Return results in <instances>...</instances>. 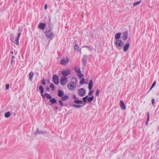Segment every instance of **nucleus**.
<instances>
[{
    "label": "nucleus",
    "instance_id": "f257e3e1",
    "mask_svg": "<svg viewBox=\"0 0 159 159\" xmlns=\"http://www.w3.org/2000/svg\"><path fill=\"white\" fill-rule=\"evenodd\" d=\"M72 80L67 84V87L70 90H73L76 88L78 80L76 77H72Z\"/></svg>",
    "mask_w": 159,
    "mask_h": 159
},
{
    "label": "nucleus",
    "instance_id": "f03ea898",
    "mask_svg": "<svg viewBox=\"0 0 159 159\" xmlns=\"http://www.w3.org/2000/svg\"><path fill=\"white\" fill-rule=\"evenodd\" d=\"M45 34L47 39H52L54 37L53 33L50 30H46Z\"/></svg>",
    "mask_w": 159,
    "mask_h": 159
},
{
    "label": "nucleus",
    "instance_id": "7ed1b4c3",
    "mask_svg": "<svg viewBox=\"0 0 159 159\" xmlns=\"http://www.w3.org/2000/svg\"><path fill=\"white\" fill-rule=\"evenodd\" d=\"M116 48L118 49H121L124 44L123 42L121 40H117L115 43Z\"/></svg>",
    "mask_w": 159,
    "mask_h": 159
},
{
    "label": "nucleus",
    "instance_id": "20e7f679",
    "mask_svg": "<svg viewBox=\"0 0 159 159\" xmlns=\"http://www.w3.org/2000/svg\"><path fill=\"white\" fill-rule=\"evenodd\" d=\"M68 82V79L66 77H62L61 78L60 84L63 85H66Z\"/></svg>",
    "mask_w": 159,
    "mask_h": 159
},
{
    "label": "nucleus",
    "instance_id": "39448f33",
    "mask_svg": "<svg viewBox=\"0 0 159 159\" xmlns=\"http://www.w3.org/2000/svg\"><path fill=\"white\" fill-rule=\"evenodd\" d=\"M85 90L83 88H81L79 89L78 92V94L80 97H83L86 94Z\"/></svg>",
    "mask_w": 159,
    "mask_h": 159
},
{
    "label": "nucleus",
    "instance_id": "423d86ee",
    "mask_svg": "<svg viewBox=\"0 0 159 159\" xmlns=\"http://www.w3.org/2000/svg\"><path fill=\"white\" fill-rule=\"evenodd\" d=\"M52 80L54 83L58 85L59 83V77L56 75H54L52 76Z\"/></svg>",
    "mask_w": 159,
    "mask_h": 159
},
{
    "label": "nucleus",
    "instance_id": "0eeeda50",
    "mask_svg": "<svg viewBox=\"0 0 159 159\" xmlns=\"http://www.w3.org/2000/svg\"><path fill=\"white\" fill-rule=\"evenodd\" d=\"M70 61L69 58L67 57L66 59L64 57L61 60V65H65L67 63H68Z\"/></svg>",
    "mask_w": 159,
    "mask_h": 159
},
{
    "label": "nucleus",
    "instance_id": "6e6552de",
    "mask_svg": "<svg viewBox=\"0 0 159 159\" xmlns=\"http://www.w3.org/2000/svg\"><path fill=\"white\" fill-rule=\"evenodd\" d=\"M70 70H69L66 69L62 70L61 73L62 75L63 76V77H66V76L70 74Z\"/></svg>",
    "mask_w": 159,
    "mask_h": 159
},
{
    "label": "nucleus",
    "instance_id": "1a4fd4ad",
    "mask_svg": "<svg viewBox=\"0 0 159 159\" xmlns=\"http://www.w3.org/2000/svg\"><path fill=\"white\" fill-rule=\"evenodd\" d=\"M120 107L121 109L123 110H124L126 109V107L125 105L124 102L122 100L120 101Z\"/></svg>",
    "mask_w": 159,
    "mask_h": 159
},
{
    "label": "nucleus",
    "instance_id": "9d476101",
    "mask_svg": "<svg viewBox=\"0 0 159 159\" xmlns=\"http://www.w3.org/2000/svg\"><path fill=\"white\" fill-rule=\"evenodd\" d=\"M128 33L127 31H126L123 33L122 39L124 40H126L128 38Z\"/></svg>",
    "mask_w": 159,
    "mask_h": 159
},
{
    "label": "nucleus",
    "instance_id": "9b49d317",
    "mask_svg": "<svg viewBox=\"0 0 159 159\" xmlns=\"http://www.w3.org/2000/svg\"><path fill=\"white\" fill-rule=\"evenodd\" d=\"M21 32L20 31V32H19V33L18 34L15 43L17 46L19 45V39H20V37L21 35Z\"/></svg>",
    "mask_w": 159,
    "mask_h": 159
},
{
    "label": "nucleus",
    "instance_id": "f8f14e48",
    "mask_svg": "<svg viewBox=\"0 0 159 159\" xmlns=\"http://www.w3.org/2000/svg\"><path fill=\"white\" fill-rule=\"evenodd\" d=\"M46 27V24L44 23H41L39 24L38 26V28L39 29L44 30Z\"/></svg>",
    "mask_w": 159,
    "mask_h": 159
},
{
    "label": "nucleus",
    "instance_id": "ddd939ff",
    "mask_svg": "<svg viewBox=\"0 0 159 159\" xmlns=\"http://www.w3.org/2000/svg\"><path fill=\"white\" fill-rule=\"evenodd\" d=\"M129 47V44L127 43L123 48V51L125 52H126L128 50Z\"/></svg>",
    "mask_w": 159,
    "mask_h": 159
},
{
    "label": "nucleus",
    "instance_id": "4468645a",
    "mask_svg": "<svg viewBox=\"0 0 159 159\" xmlns=\"http://www.w3.org/2000/svg\"><path fill=\"white\" fill-rule=\"evenodd\" d=\"M121 33L120 32L116 34L115 36V38L116 39L118 40L120 38L121 35Z\"/></svg>",
    "mask_w": 159,
    "mask_h": 159
},
{
    "label": "nucleus",
    "instance_id": "2eb2a0df",
    "mask_svg": "<svg viewBox=\"0 0 159 159\" xmlns=\"http://www.w3.org/2000/svg\"><path fill=\"white\" fill-rule=\"evenodd\" d=\"M39 89L40 91L41 96L43 97H44V95L43 94L44 90L43 87L42 85H40L39 86Z\"/></svg>",
    "mask_w": 159,
    "mask_h": 159
},
{
    "label": "nucleus",
    "instance_id": "dca6fc26",
    "mask_svg": "<svg viewBox=\"0 0 159 159\" xmlns=\"http://www.w3.org/2000/svg\"><path fill=\"white\" fill-rule=\"evenodd\" d=\"M69 98V97L68 96L65 95L62 97L61 99L62 101H67Z\"/></svg>",
    "mask_w": 159,
    "mask_h": 159
},
{
    "label": "nucleus",
    "instance_id": "f3484780",
    "mask_svg": "<svg viewBox=\"0 0 159 159\" xmlns=\"http://www.w3.org/2000/svg\"><path fill=\"white\" fill-rule=\"evenodd\" d=\"M46 132V131H45L43 132L40 130H39V129H37V131L36 132L35 134H45Z\"/></svg>",
    "mask_w": 159,
    "mask_h": 159
},
{
    "label": "nucleus",
    "instance_id": "a211bd4d",
    "mask_svg": "<svg viewBox=\"0 0 159 159\" xmlns=\"http://www.w3.org/2000/svg\"><path fill=\"white\" fill-rule=\"evenodd\" d=\"M64 94L63 92L61 90H58V96L59 97H62Z\"/></svg>",
    "mask_w": 159,
    "mask_h": 159
},
{
    "label": "nucleus",
    "instance_id": "6ab92c4d",
    "mask_svg": "<svg viewBox=\"0 0 159 159\" xmlns=\"http://www.w3.org/2000/svg\"><path fill=\"white\" fill-rule=\"evenodd\" d=\"M93 86V81L92 80H90L89 84V90H91Z\"/></svg>",
    "mask_w": 159,
    "mask_h": 159
},
{
    "label": "nucleus",
    "instance_id": "aec40b11",
    "mask_svg": "<svg viewBox=\"0 0 159 159\" xmlns=\"http://www.w3.org/2000/svg\"><path fill=\"white\" fill-rule=\"evenodd\" d=\"M43 95H44V97H46L48 99H50L52 98V97L51 95L48 94V93H45L44 94H43Z\"/></svg>",
    "mask_w": 159,
    "mask_h": 159
},
{
    "label": "nucleus",
    "instance_id": "412c9836",
    "mask_svg": "<svg viewBox=\"0 0 159 159\" xmlns=\"http://www.w3.org/2000/svg\"><path fill=\"white\" fill-rule=\"evenodd\" d=\"M75 70L76 72L78 74L80 73L81 72L80 68L79 67L76 66L75 68Z\"/></svg>",
    "mask_w": 159,
    "mask_h": 159
},
{
    "label": "nucleus",
    "instance_id": "4be33fe9",
    "mask_svg": "<svg viewBox=\"0 0 159 159\" xmlns=\"http://www.w3.org/2000/svg\"><path fill=\"white\" fill-rule=\"evenodd\" d=\"M82 48H86L87 49L90 51H92L93 50V48H92V47H90L88 45H85L84 46H83L82 47Z\"/></svg>",
    "mask_w": 159,
    "mask_h": 159
},
{
    "label": "nucleus",
    "instance_id": "5701e85b",
    "mask_svg": "<svg viewBox=\"0 0 159 159\" xmlns=\"http://www.w3.org/2000/svg\"><path fill=\"white\" fill-rule=\"evenodd\" d=\"M34 75V73L32 72H30L29 74V79L30 80L32 81Z\"/></svg>",
    "mask_w": 159,
    "mask_h": 159
},
{
    "label": "nucleus",
    "instance_id": "b1692460",
    "mask_svg": "<svg viewBox=\"0 0 159 159\" xmlns=\"http://www.w3.org/2000/svg\"><path fill=\"white\" fill-rule=\"evenodd\" d=\"M11 116V113L10 111H8L5 114V116L6 118H9Z\"/></svg>",
    "mask_w": 159,
    "mask_h": 159
},
{
    "label": "nucleus",
    "instance_id": "393cba45",
    "mask_svg": "<svg viewBox=\"0 0 159 159\" xmlns=\"http://www.w3.org/2000/svg\"><path fill=\"white\" fill-rule=\"evenodd\" d=\"M94 96L93 95L91 97H89L88 98L87 102H91L94 99Z\"/></svg>",
    "mask_w": 159,
    "mask_h": 159
},
{
    "label": "nucleus",
    "instance_id": "a878e982",
    "mask_svg": "<svg viewBox=\"0 0 159 159\" xmlns=\"http://www.w3.org/2000/svg\"><path fill=\"white\" fill-rule=\"evenodd\" d=\"M50 102H51L52 104H54L57 102V101L55 98H53L50 100Z\"/></svg>",
    "mask_w": 159,
    "mask_h": 159
},
{
    "label": "nucleus",
    "instance_id": "bb28decb",
    "mask_svg": "<svg viewBox=\"0 0 159 159\" xmlns=\"http://www.w3.org/2000/svg\"><path fill=\"white\" fill-rule=\"evenodd\" d=\"M84 105H80L78 104H74L72 105V106L74 107L75 108H79L83 107Z\"/></svg>",
    "mask_w": 159,
    "mask_h": 159
},
{
    "label": "nucleus",
    "instance_id": "cd10ccee",
    "mask_svg": "<svg viewBox=\"0 0 159 159\" xmlns=\"http://www.w3.org/2000/svg\"><path fill=\"white\" fill-rule=\"evenodd\" d=\"M74 102L76 104H81L83 103V101L81 100H75Z\"/></svg>",
    "mask_w": 159,
    "mask_h": 159
},
{
    "label": "nucleus",
    "instance_id": "c85d7f7f",
    "mask_svg": "<svg viewBox=\"0 0 159 159\" xmlns=\"http://www.w3.org/2000/svg\"><path fill=\"white\" fill-rule=\"evenodd\" d=\"M79 47L77 43L75 44L74 47V49L75 51H78L79 50Z\"/></svg>",
    "mask_w": 159,
    "mask_h": 159
},
{
    "label": "nucleus",
    "instance_id": "c756f323",
    "mask_svg": "<svg viewBox=\"0 0 159 159\" xmlns=\"http://www.w3.org/2000/svg\"><path fill=\"white\" fill-rule=\"evenodd\" d=\"M88 98V96H86L85 97L83 98V100L84 102L86 103L87 102V100Z\"/></svg>",
    "mask_w": 159,
    "mask_h": 159
},
{
    "label": "nucleus",
    "instance_id": "7c9ffc66",
    "mask_svg": "<svg viewBox=\"0 0 159 159\" xmlns=\"http://www.w3.org/2000/svg\"><path fill=\"white\" fill-rule=\"evenodd\" d=\"M156 81H155L152 84L151 86V88L150 89V90H151L155 86V85L156 84Z\"/></svg>",
    "mask_w": 159,
    "mask_h": 159
},
{
    "label": "nucleus",
    "instance_id": "2f4dec72",
    "mask_svg": "<svg viewBox=\"0 0 159 159\" xmlns=\"http://www.w3.org/2000/svg\"><path fill=\"white\" fill-rule=\"evenodd\" d=\"M141 1L137 2H135V3H134L133 4V6H136L137 5H138L139 4H140L141 3Z\"/></svg>",
    "mask_w": 159,
    "mask_h": 159
},
{
    "label": "nucleus",
    "instance_id": "473e14b6",
    "mask_svg": "<svg viewBox=\"0 0 159 159\" xmlns=\"http://www.w3.org/2000/svg\"><path fill=\"white\" fill-rule=\"evenodd\" d=\"M50 87L52 89V91H53L55 89L54 85L53 84H51L50 85Z\"/></svg>",
    "mask_w": 159,
    "mask_h": 159
},
{
    "label": "nucleus",
    "instance_id": "72a5a7b5",
    "mask_svg": "<svg viewBox=\"0 0 159 159\" xmlns=\"http://www.w3.org/2000/svg\"><path fill=\"white\" fill-rule=\"evenodd\" d=\"M84 82H85L84 79V78H83L81 80L80 82V84H83L84 83Z\"/></svg>",
    "mask_w": 159,
    "mask_h": 159
},
{
    "label": "nucleus",
    "instance_id": "f704fd0d",
    "mask_svg": "<svg viewBox=\"0 0 159 159\" xmlns=\"http://www.w3.org/2000/svg\"><path fill=\"white\" fill-rule=\"evenodd\" d=\"M99 90L98 89H97L96 90V92L95 94V95L97 96H99Z\"/></svg>",
    "mask_w": 159,
    "mask_h": 159
},
{
    "label": "nucleus",
    "instance_id": "c9c22d12",
    "mask_svg": "<svg viewBox=\"0 0 159 159\" xmlns=\"http://www.w3.org/2000/svg\"><path fill=\"white\" fill-rule=\"evenodd\" d=\"M41 83L43 85H45L46 84V82L45 80L44 79H43L42 80Z\"/></svg>",
    "mask_w": 159,
    "mask_h": 159
},
{
    "label": "nucleus",
    "instance_id": "e433bc0d",
    "mask_svg": "<svg viewBox=\"0 0 159 159\" xmlns=\"http://www.w3.org/2000/svg\"><path fill=\"white\" fill-rule=\"evenodd\" d=\"M78 75L80 79H81L83 76V75H82L81 72L80 73L78 74Z\"/></svg>",
    "mask_w": 159,
    "mask_h": 159
},
{
    "label": "nucleus",
    "instance_id": "4c0bfd02",
    "mask_svg": "<svg viewBox=\"0 0 159 159\" xmlns=\"http://www.w3.org/2000/svg\"><path fill=\"white\" fill-rule=\"evenodd\" d=\"M58 102L60 103L61 106H63L64 105L63 103L62 102V100H60L58 101Z\"/></svg>",
    "mask_w": 159,
    "mask_h": 159
},
{
    "label": "nucleus",
    "instance_id": "58836bf2",
    "mask_svg": "<svg viewBox=\"0 0 159 159\" xmlns=\"http://www.w3.org/2000/svg\"><path fill=\"white\" fill-rule=\"evenodd\" d=\"M82 62L84 64V65H85L86 64V60L84 58H83L82 60Z\"/></svg>",
    "mask_w": 159,
    "mask_h": 159
},
{
    "label": "nucleus",
    "instance_id": "ea45409f",
    "mask_svg": "<svg viewBox=\"0 0 159 159\" xmlns=\"http://www.w3.org/2000/svg\"><path fill=\"white\" fill-rule=\"evenodd\" d=\"M6 90H7L9 89V84H7L6 85Z\"/></svg>",
    "mask_w": 159,
    "mask_h": 159
},
{
    "label": "nucleus",
    "instance_id": "a19ab883",
    "mask_svg": "<svg viewBox=\"0 0 159 159\" xmlns=\"http://www.w3.org/2000/svg\"><path fill=\"white\" fill-rule=\"evenodd\" d=\"M93 93V91L91 90L89 91V95H91Z\"/></svg>",
    "mask_w": 159,
    "mask_h": 159
},
{
    "label": "nucleus",
    "instance_id": "79ce46f5",
    "mask_svg": "<svg viewBox=\"0 0 159 159\" xmlns=\"http://www.w3.org/2000/svg\"><path fill=\"white\" fill-rule=\"evenodd\" d=\"M152 105H154V99L152 98Z\"/></svg>",
    "mask_w": 159,
    "mask_h": 159
},
{
    "label": "nucleus",
    "instance_id": "37998d69",
    "mask_svg": "<svg viewBox=\"0 0 159 159\" xmlns=\"http://www.w3.org/2000/svg\"><path fill=\"white\" fill-rule=\"evenodd\" d=\"M47 7H48V5L47 4H46L45 5V6H44V9L45 10L47 8Z\"/></svg>",
    "mask_w": 159,
    "mask_h": 159
},
{
    "label": "nucleus",
    "instance_id": "c03bdc74",
    "mask_svg": "<svg viewBox=\"0 0 159 159\" xmlns=\"http://www.w3.org/2000/svg\"><path fill=\"white\" fill-rule=\"evenodd\" d=\"M11 36L10 37V39H11V42H12L13 39L12 38H13V35L12 34H11Z\"/></svg>",
    "mask_w": 159,
    "mask_h": 159
},
{
    "label": "nucleus",
    "instance_id": "a18cd8bd",
    "mask_svg": "<svg viewBox=\"0 0 159 159\" xmlns=\"http://www.w3.org/2000/svg\"><path fill=\"white\" fill-rule=\"evenodd\" d=\"M73 98L74 99H77L78 98L76 97V96L75 95H74L73 96Z\"/></svg>",
    "mask_w": 159,
    "mask_h": 159
},
{
    "label": "nucleus",
    "instance_id": "49530a36",
    "mask_svg": "<svg viewBox=\"0 0 159 159\" xmlns=\"http://www.w3.org/2000/svg\"><path fill=\"white\" fill-rule=\"evenodd\" d=\"M147 117H149V112H148L147 113Z\"/></svg>",
    "mask_w": 159,
    "mask_h": 159
},
{
    "label": "nucleus",
    "instance_id": "de8ad7c7",
    "mask_svg": "<svg viewBox=\"0 0 159 159\" xmlns=\"http://www.w3.org/2000/svg\"><path fill=\"white\" fill-rule=\"evenodd\" d=\"M149 118H150V117H147V120L146 121H149Z\"/></svg>",
    "mask_w": 159,
    "mask_h": 159
},
{
    "label": "nucleus",
    "instance_id": "09e8293b",
    "mask_svg": "<svg viewBox=\"0 0 159 159\" xmlns=\"http://www.w3.org/2000/svg\"><path fill=\"white\" fill-rule=\"evenodd\" d=\"M58 109V107L57 106H56L55 107V109L56 110H57Z\"/></svg>",
    "mask_w": 159,
    "mask_h": 159
},
{
    "label": "nucleus",
    "instance_id": "8fccbe9b",
    "mask_svg": "<svg viewBox=\"0 0 159 159\" xmlns=\"http://www.w3.org/2000/svg\"><path fill=\"white\" fill-rule=\"evenodd\" d=\"M15 58V56H12V59H12V60H13V58Z\"/></svg>",
    "mask_w": 159,
    "mask_h": 159
},
{
    "label": "nucleus",
    "instance_id": "3c124183",
    "mask_svg": "<svg viewBox=\"0 0 159 159\" xmlns=\"http://www.w3.org/2000/svg\"><path fill=\"white\" fill-rule=\"evenodd\" d=\"M148 121H146V125H147L148 124Z\"/></svg>",
    "mask_w": 159,
    "mask_h": 159
},
{
    "label": "nucleus",
    "instance_id": "603ef678",
    "mask_svg": "<svg viewBox=\"0 0 159 159\" xmlns=\"http://www.w3.org/2000/svg\"><path fill=\"white\" fill-rule=\"evenodd\" d=\"M84 56L85 57H87V56L86 55H84Z\"/></svg>",
    "mask_w": 159,
    "mask_h": 159
},
{
    "label": "nucleus",
    "instance_id": "864d4df0",
    "mask_svg": "<svg viewBox=\"0 0 159 159\" xmlns=\"http://www.w3.org/2000/svg\"><path fill=\"white\" fill-rule=\"evenodd\" d=\"M12 61H13V60L11 59V63H12Z\"/></svg>",
    "mask_w": 159,
    "mask_h": 159
},
{
    "label": "nucleus",
    "instance_id": "5fc2aeb1",
    "mask_svg": "<svg viewBox=\"0 0 159 159\" xmlns=\"http://www.w3.org/2000/svg\"><path fill=\"white\" fill-rule=\"evenodd\" d=\"M11 53H12V54H13V51H12V52H11Z\"/></svg>",
    "mask_w": 159,
    "mask_h": 159
},
{
    "label": "nucleus",
    "instance_id": "6e6d98bb",
    "mask_svg": "<svg viewBox=\"0 0 159 159\" xmlns=\"http://www.w3.org/2000/svg\"><path fill=\"white\" fill-rule=\"evenodd\" d=\"M1 113V112L0 111V114Z\"/></svg>",
    "mask_w": 159,
    "mask_h": 159
},
{
    "label": "nucleus",
    "instance_id": "4d7b16f0",
    "mask_svg": "<svg viewBox=\"0 0 159 159\" xmlns=\"http://www.w3.org/2000/svg\"><path fill=\"white\" fill-rule=\"evenodd\" d=\"M19 29L18 30V32L19 31Z\"/></svg>",
    "mask_w": 159,
    "mask_h": 159
}]
</instances>
